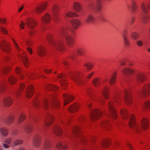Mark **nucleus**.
<instances>
[{"label":"nucleus","instance_id":"6e6552de","mask_svg":"<svg viewBox=\"0 0 150 150\" xmlns=\"http://www.w3.org/2000/svg\"><path fill=\"white\" fill-rule=\"evenodd\" d=\"M150 94V85L147 84L145 85L138 92L139 97L146 96Z\"/></svg>","mask_w":150,"mask_h":150},{"label":"nucleus","instance_id":"7c9ffc66","mask_svg":"<svg viewBox=\"0 0 150 150\" xmlns=\"http://www.w3.org/2000/svg\"><path fill=\"white\" fill-rule=\"evenodd\" d=\"M110 143V140L108 138L104 139L101 142V144L102 146L104 148H106L108 147Z\"/></svg>","mask_w":150,"mask_h":150},{"label":"nucleus","instance_id":"cd10ccee","mask_svg":"<svg viewBox=\"0 0 150 150\" xmlns=\"http://www.w3.org/2000/svg\"><path fill=\"white\" fill-rule=\"evenodd\" d=\"M100 92L104 98L106 99L108 98V88L107 86H104Z\"/></svg>","mask_w":150,"mask_h":150},{"label":"nucleus","instance_id":"2eb2a0df","mask_svg":"<svg viewBox=\"0 0 150 150\" xmlns=\"http://www.w3.org/2000/svg\"><path fill=\"white\" fill-rule=\"evenodd\" d=\"M34 87L32 85L29 86L25 91V95L27 98H30L34 93Z\"/></svg>","mask_w":150,"mask_h":150},{"label":"nucleus","instance_id":"0eeeda50","mask_svg":"<svg viewBox=\"0 0 150 150\" xmlns=\"http://www.w3.org/2000/svg\"><path fill=\"white\" fill-rule=\"evenodd\" d=\"M30 120L26 124L24 127V129L27 133L30 132L34 125L36 123L37 117L34 116H30Z\"/></svg>","mask_w":150,"mask_h":150},{"label":"nucleus","instance_id":"f3484780","mask_svg":"<svg viewBox=\"0 0 150 150\" xmlns=\"http://www.w3.org/2000/svg\"><path fill=\"white\" fill-rule=\"evenodd\" d=\"M85 52V50L83 49H77L76 51L73 52L70 56V58L71 59H74L76 56V53H78L80 55H81L83 54H84Z\"/></svg>","mask_w":150,"mask_h":150},{"label":"nucleus","instance_id":"de8ad7c7","mask_svg":"<svg viewBox=\"0 0 150 150\" xmlns=\"http://www.w3.org/2000/svg\"><path fill=\"white\" fill-rule=\"evenodd\" d=\"M77 11H76L74 12H68L66 14V16L68 17H76L78 16V14L77 13Z\"/></svg>","mask_w":150,"mask_h":150},{"label":"nucleus","instance_id":"423d86ee","mask_svg":"<svg viewBox=\"0 0 150 150\" xmlns=\"http://www.w3.org/2000/svg\"><path fill=\"white\" fill-rule=\"evenodd\" d=\"M104 0H97L96 2H91L85 7L84 6H81L79 4L76 3L73 6L75 9H81L88 8L90 9H101L105 8L104 6L102 4Z\"/></svg>","mask_w":150,"mask_h":150},{"label":"nucleus","instance_id":"13d9d810","mask_svg":"<svg viewBox=\"0 0 150 150\" xmlns=\"http://www.w3.org/2000/svg\"><path fill=\"white\" fill-rule=\"evenodd\" d=\"M1 31L4 33L7 34L8 31L7 30L4 28L2 27H0Z\"/></svg>","mask_w":150,"mask_h":150},{"label":"nucleus","instance_id":"dca6fc26","mask_svg":"<svg viewBox=\"0 0 150 150\" xmlns=\"http://www.w3.org/2000/svg\"><path fill=\"white\" fill-rule=\"evenodd\" d=\"M12 102L11 98L9 96H7L3 98V104L5 106L8 107L11 105Z\"/></svg>","mask_w":150,"mask_h":150},{"label":"nucleus","instance_id":"5701e85b","mask_svg":"<svg viewBox=\"0 0 150 150\" xmlns=\"http://www.w3.org/2000/svg\"><path fill=\"white\" fill-rule=\"evenodd\" d=\"M26 23L30 28H33L36 24V21L33 19L30 18L26 21Z\"/></svg>","mask_w":150,"mask_h":150},{"label":"nucleus","instance_id":"a18cd8bd","mask_svg":"<svg viewBox=\"0 0 150 150\" xmlns=\"http://www.w3.org/2000/svg\"><path fill=\"white\" fill-rule=\"evenodd\" d=\"M86 92L90 96H91L93 95V91L91 87L89 86L86 88Z\"/></svg>","mask_w":150,"mask_h":150},{"label":"nucleus","instance_id":"f257e3e1","mask_svg":"<svg viewBox=\"0 0 150 150\" xmlns=\"http://www.w3.org/2000/svg\"><path fill=\"white\" fill-rule=\"evenodd\" d=\"M58 36L54 38L50 34H47L46 38L48 42L56 48L59 49H64V43L63 40H65L70 47L74 43L73 38L70 35L67 28L64 27L61 28L58 31Z\"/></svg>","mask_w":150,"mask_h":150},{"label":"nucleus","instance_id":"58836bf2","mask_svg":"<svg viewBox=\"0 0 150 150\" xmlns=\"http://www.w3.org/2000/svg\"><path fill=\"white\" fill-rule=\"evenodd\" d=\"M50 16L48 14H46L45 16L42 18V21L44 23H47L50 20Z\"/></svg>","mask_w":150,"mask_h":150},{"label":"nucleus","instance_id":"39448f33","mask_svg":"<svg viewBox=\"0 0 150 150\" xmlns=\"http://www.w3.org/2000/svg\"><path fill=\"white\" fill-rule=\"evenodd\" d=\"M71 138H77L80 142L85 144L90 142H92L95 139L94 137L92 136L88 139L84 136L81 133V127L79 126L73 127L72 129V134L70 136Z\"/></svg>","mask_w":150,"mask_h":150},{"label":"nucleus","instance_id":"052dcab7","mask_svg":"<svg viewBox=\"0 0 150 150\" xmlns=\"http://www.w3.org/2000/svg\"><path fill=\"white\" fill-rule=\"evenodd\" d=\"M13 40L15 47L18 50H19V47L18 44L14 40Z\"/></svg>","mask_w":150,"mask_h":150},{"label":"nucleus","instance_id":"603ef678","mask_svg":"<svg viewBox=\"0 0 150 150\" xmlns=\"http://www.w3.org/2000/svg\"><path fill=\"white\" fill-rule=\"evenodd\" d=\"M116 76L115 74H113L111 77L109 81V82L111 84H113L115 80Z\"/></svg>","mask_w":150,"mask_h":150},{"label":"nucleus","instance_id":"3c124183","mask_svg":"<svg viewBox=\"0 0 150 150\" xmlns=\"http://www.w3.org/2000/svg\"><path fill=\"white\" fill-rule=\"evenodd\" d=\"M131 37L134 40H137L138 39L139 37V35L138 34L134 33L133 32L131 34Z\"/></svg>","mask_w":150,"mask_h":150},{"label":"nucleus","instance_id":"6e6d98bb","mask_svg":"<svg viewBox=\"0 0 150 150\" xmlns=\"http://www.w3.org/2000/svg\"><path fill=\"white\" fill-rule=\"evenodd\" d=\"M84 66L86 67L87 69L88 70L91 69L93 67L92 64L89 63L88 64H84Z\"/></svg>","mask_w":150,"mask_h":150},{"label":"nucleus","instance_id":"338daca9","mask_svg":"<svg viewBox=\"0 0 150 150\" xmlns=\"http://www.w3.org/2000/svg\"><path fill=\"white\" fill-rule=\"evenodd\" d=\"M98 100L99 102L100 103H104V99L103 98L101 97H100L99 98Z\"/></svg>","mask_w":150,"mask_h":150},{"label":"nucleus","instance_id":"7ed1b4c3","mask_svg":"<svg viewBox=\"0 0 150 150\" xmlns=\"http://www.w3.org/2000/svg\"><path fill=\"white\" fill-rule=\"evenodd\" d=\"M120 112L124 119L128 120V123L130 127L134 129L136 132H140L141 129L146 130L149 128V123L146 118H144L141 120L140 126L136 123L134 116L132 115L129 116L128 112L126 109H121L120 110Z\"/></svg>","mask_w":150,"mask_h":150},{"label":"nucleus","instance_id":"4be33fe9","mask_svg":"<svg viewBox=\"0 0 150 150\" xmlns=\"http://www.w3.org/2000/svg\"><path fill=\"white\" fill-rule=\"evenodd\" d=\"M34 145L36 147H38L40 144V137L38 134H36L34 137L33 140Z\"/></svg>","mask_w":150,"mask_h":150},{"label":"nucleus","instance_id":"9d476101","mask_svg":"<svg viewBox=\"0 0 150 150\" xmlns=\"http://www.w3.org/2000/svg\"><path fill=\"white\" fill-rule=\"evenodd\" d=\"M69 75L78 84L82 83L83 82L81 81L79 73L71 72L69 73Z\"/></svg>","mask_w":150,"mask_h":150},{"label":"nucleus","instance_id":"c756f323","mask_svg":"<svg viewBox=\"0 0 150 150\" xmlns=\"http://www.w3.org/2000/svg\"><path fill=\"white\" fill-rule=\"evenodd\" d=\"M37 52L39 56H43L46 53L45 48L43 46L39 47L37 49Z\"/></svg>","mask_w":150,"mask_h":150},{"label":"nucleus","instance_id":"37998d69","mask_svg":"<svg viewBox=\"0 0 150 150\" xmlns=\"http://www.w3.org/2000/svg\"><path fill=\"white\" fill-rule=\"evenodd\" d=\"M16 71L17 73L19 74L20 77L21 79H23L24 78L23 74L22 73V70L19 67H17L16 68Z\"/></svg>","mask_w":150,"mask_h":150},{"label":"nucleus","instance_id":"b1692460","mask_svg":"<svg viewBox=\"0 0 150 150\" xmlns=\"http://www.w3.org/2000/svg\"><path fill=\"white\" fill-rule=\"evenodd\" d=\"M80 105L78 103H75L70 106L68 110L70 112H75L77 111L79 108Z\"/></svg>","mask_w":150,"mask_h":150},{"label":"nucleus","instance_id":"49530a36","mask_svg":"<svg viewBox=\"0 0 150 150\" xmlns=\"http://www.w3.org/2000/svg\"><path fill=\"white\" fill-rule=\"evenodd\" d=\"M16 79L13 76H10L8 78L9 82L11 84H14L16 82Z\"/></svg>","mask_w":150,"mask_h":150},{"label":"nucleus","instance_id":"09e8293b","mask_svg":"<svg viewBox=\"0 0 150 150\" xmlns=\"http://www.w3.org/2000/svg\"><path fill=\"white\" fill-rule=\"evenodd\" d=\"M143 106L144 108L146 109H148L150 108V101H146L143 104Z\"/></svg>","mask_w":150,"mask_h":150},{"label":"nucleus","instance_id":"c85d7f7f","mask_svg":"<svg viewBox=\"0 0 150 150\" xmlns=\"http://www.w3.org/2000/svg\"><path fill=\"white\" fill-rule=\"evenodd\" d=\"M14 118L13 116L11 115L3 119L2 121L3 123H5L7 125H8L12 122Z\"/></svg>","mask_w":150,"mask_h":150},{"label":"nucleus","instance_id":"6ab92c4d","mask_svg":"<svg viewBox=\"0 0 150 150\" xmlns=\"http://www.w3.org/2000/svg\"><path fill=\"white\" fill-rule=\"evenodd\" d=\"M66 76V75L63 74H60L57 76L58 78L59 79V81L63 86H66L67 85V82L65 79Z\"/></svg>","mask_w":150,"mask_h":150},{"label":"nucleus","instance_id":"473e14b6","mask_svg":"<svg viewBox=\"0 0 150 150\" xmlns=\"http://www.w3.org/2000/svg\"><path fill=\"white\" fill-rule=\"evenodd\" d=\"M12 140V138H8L5 139L4 143L3 144V147L5 149H7L9 147V145L11 144Z\"/></svg>","mask_w":150,"mask_h":150},{"label":"nucleus","instance_id":"ea45409f","mask_svg":"<svg viewBox=\"0 0 150 150\" xmlns=\"http://www.w3.org/2000/svg\"><path fill=\"white\" fill-rule=\"evenodd\" d=\"M0 133L4 137H6L8 134V130L4 127H1L0 128Z\"/></svg>","mask_w":150,"mask_h":150},{"label":"nucleus","instance_id":"aec40b11","mask_svg":"<svg viewBox=\"0 0 150 150\" xmlns=\"http://www.w3.org/2000/svg\"><path fill=\"white\" fill-rule=\"evenodd\" d=\"M53 130L55 134L58 136H60L62 135V129L59 125H55L53 128Z\"/></svg>","mask_w":150,"mask_h":150},{"label":"nucleus","instance_id":"864d4df0","mask_svg":"<svg viewBox=\"0 0 150 150\" xmlns=\"http://www.w3.org/2000/svg\"><path fill=\"white\" fill-rule=\"evenodd\" d=\"M141 7L142 9H146L147 8L150 9V3L148 4L146 6L143 3H142L141 5Z\"/></svg>","mask_w":150,"mask_h":150},{"label":"nucleus","instance_id":"69168bd1","mask_svg":"<svg viewBox=\"0 0 150 150\" xmlns=\"http://www.w3.org/2000/svg\"><path fill=\"white\" fill-rule=\"evenodd\" d=\"M44 71V72L47 74H49L51 72V70L50 69H45Z\"/></svg>","mask_w":150,"mask_h":150},{"label":"nucleus","instance_id":"bb28decb","mask_svg":"<svg viewBox=\"0 0 150 150\" xmlns=\"http://www.w3.org/2000/svg\"><path fill=\"white\" fill-rule=\"evenodd\" d=\"M85 21L88 24H92L95 22V18L92 15H89L87 17Z\"/></svg>","mask_w":150,"mask_h":150},{"label":"nucleus","instance_id":"4468645a","mask_svg":"<svg viewBox=\"0 0 150 150\" xmlns=\"http://www.w3.org/2000/svg\"><path fill=\"white\" fill-rule=\"evenodd\" d=\"M63 96L64 98V105H65L69 103L74 99V97L73 96L67 93L64 94Z\"/></svg>","mask_w":150,"mask_h":150},{"label":"nucleus","instance_id":"8fccbe9b","mask_svg":"<svg viewBox=\"0 0 150 150\" xmlns=\"http://www.w3.org/2000/svg\"><path fill=\"white\" fill-rule=\"evenodd\" d=\"M93 84L95 86H98L100 83V80L98 78H96L92 81Z\"/></svg>","mask_w":150,"mask_h":150},{"label":"nucleus","instance_id":"a878e982","mask_svg":"<svg viewBox=\"0 0 150 150\" xmlns=\"http://www.w3.org/2000/svg\"><path fill=\"white\" fill-rule=\"evenodd\" d=\"M20 58L23 61L24 65L26 67H28L29 64V61L26 57L25 54L20 55Z\"/></svg>","mask_w":150,"mask_h":150},{"label":"nucleus","instance_id":"4d7b16f0","mask_svg":"<svg viewBox=\"0 0 150 150\" xmlns=\"http://www.w3.org/2000/svg\"><path fill=\"white\" fill-rule=\"evenodd\" d=\"M136 44L139 46H142L143 44V42L142 40H138L136 41Z\"/></svg>","mask_w":150,"mask_h":150},{"label":"nucleus","instance_id":"a211bd4d","mask_svg":"<svg viewBox=\"0 0 150 150\" xmlns=\"http://www.w3.org/2000/svg\"><path fill=\"white\" fill-rule=\"evenodd\" d=\"M127 32L126 30H124L122 33V35L124 43L126 47L129 46L130 45V42L128 39L127 36Z\"/></svg>","mask_w":150,"mask_h":150},{"label":"nucleus","instance_id":"79ce46f5","mask_svg":"<svg viewBox=\"0 0 150 150\" xmlns=\"http://www.w3.org/2000/svg\"><path fill=\"white\" fill-rule=\"evenodd\" d=\"M7 83L5 81H3L0 82V91L2 92L5 89V86Z\"/></svg>","mask_w":150,"mask_h":150},{"label":"nucleus","instance_id":"ddd939ff","mask_svg":"<svg viewBox=\"0 0 150 150\" xmlns=\"http://www.w3.org/2000/svg\"><path fill=\"white\" fill-rule=\"evenodd\" d=\"M142 14L141 20L143 23L146 24L149 20V18L147 10H143Z\"/></svg>","mask_w":150,"mask_h":150},{"label":"nucleus","instance_id":"72a5a7b5","mask_svg":"<svg viewBox=\"0 0 150 150\" xmlns=\"http://www.w3.org/2000/svg\"><path fill=\"white\" fill-rule=\"evenodd\" d=\"M25 87V85L24 83L20 84L19 86V89H16L14 91V94L17 97L20 94V91H21Z\"/></svg>","mask_w":150,"mask_h":150},{"label":"nucleus","instance_id":"c03bdc74","mask_svg":"<svg viewBox=\"0 0 150 150\" xmlns=\"http://www.w3.org/2000/svg\"><path fill=\"white\" fill-rule=\"evenodd\" d=\"M111 121L108 120H105L103 121L100 123L101 125L104 127H107L108 126H110V125Z\"/></svg>","mask_w":150,"mask_h":150},{"label":"nucleus","instance_id":"e2e57ef3","mask_svg":"<svg viewBox=\"0 0 150 150\" xmlns=\"http://www.w3.org/2000/svg\"><path fill=\"white\" fill-rule=\"evenodd\" d=\"M34 74H35L32 73H29L28 76L29 78H30L31 79H33V77L35 76L36 75Z\"/></svg>","mask_w":150,"mask_h":150},{"label":"nucleus","instance_id":"e433bc0d","mask_svg":"<svg viewBox=\"0 0 150 150\" xmlns=\"http://www.w3.org/2000/svg\"><path fill=\"white\" fill-rule=\"evenodd\" d=\"M46 88L48 90L56 91L59 89V88L54 85H48L46 86Z\"/></svg>","mask_w":150,"mask_h":150},{"label":"nucleus","instance_id":"bf43d9fd","mask_svg":"<svg viewBox=\"0 0 150 150\" xmlns=\"http://www.w3.org/2000/svg\"><path fill=\"white\" fill-rule=\"evenodd\" d=\"M53 13V19L55 21L57 18V13L56 12L54 11Z\"/></svg>","mask_w":150,"mask_h":150},{"label":"nucleus","instance_id":"f704fd0d","mask_svg":"<svg viewBox=\"0 0 150 150\" xmlns=\"http://www.w3.org/2000/svg\"><path fill=\"white\" fill-rule=\"evenodd\" d=\"M145 78V75L144 74H140L136 76V80L137 82H141L144 80Z\"/></svg>","mask_w":150,"mask_h":150},{"label":"nucleus","instance_id":"9b49d317","mask_svg":"<svg viewBox=\"0 0 150 150\" xmlns=\"http://www.w3.org/2000/svg\"><path fill=\"white\" fill-rule=\"evenodd\" d=\"M54 120L53 117L48 112H47L45 114L44 120V126H48L52 123Z\"/></svg>","mask_w":150,"mask_h":150},{"label":"nucleus","instance_id":"c9c22d12","mask_svg":"<svg viewBox=\"0 0 150 150\" xmlns=\"http://www.w3.org/2000/svg\"><path fill=\"white\" fill-rule=\"evenodd\" d=\"M122 72L125 76H127L129 75L132 74L134 71L130 69L126 68L122 70Z\"/></svg>","mask_w":150,"mask_h":150},{"label":"nucleus","instance_id":"4c0bfd02","mask_svg":"<svg viewBox=\"0 0 150 150\" xmlns=\"http://www.w3.org/2000/svg\"><path fill=\"white\" fill-rule=\"evenodd\" d=\"M25 116L23 112H21L19 114L18 117V122L21 123L25 118Z\"/></svg>","mask_w":150,"mask_h":150},{"label":"nucleus","instance_id":"a19ab883","mask_svg":"<svg viewBox=\"0 0 150 150\" xmlns=\"http://www.w3.org/2000/svg\"><path fill=\"white\" fill-rule=\"evenodd\" d=\"M51 146V144L50 141L48 139H46L44 142V146L46 149H49Z\"/></svg>","mask_w":150,"mask_h":150},{"label":"nucleus","instance_id":"393cba45","mask_svg":"<svg viewBox=\"0 0 150 150\" xmlns=\"http://www.w3.org/2000/svg\"><path fill=\"white\" fill-rule=\"evenodd\" d=\"M67 143L65 141L59 142L57 144V147L58 149H66L67 148Z\"/></svg>","mask_w":150,"mask_h":150},{"label":"nucleus","instance_id":"774afa93","mask_svg":"<svg viewBox=\"0 0 150 150\" xmlns=\"http://www.w3.org/2000/svg\"><path fill=\"white\" fill-rule=\"evenodd\" d=\"M86 120V117L84 116H81L79 118V120L80 121H84Z\"/></svg>","mask_w":150,"mask_h":150},{"label":"nucleus","instance_id":"2f4dec72","mask_svg":"<svg viewBox=\"0 0 150 150\" xmlns=\"http://www.w3.org/2000/svg\"><path fill=\"white\" fill-rule=\"evenodd\" d=\"M71 23L73 28L76 29L80 25L81 22L77 20L72 19L71 21Z\"/></svg>","mask_w":150,"mask_h":150},{"label":"nucleus","instance_id":"680f3d73","mask_svg":"<svg viewBox=\"0 0 150 150\" xmlns=\"http://www.w3.org/2000/svg\"><path fill=\"white\" fill-rule=\"evenodd\" d=\"M47 5V2H46L45 3H43L42 5H40V6H41V8H46Z\"/></svg>","mask_w":150,"mask_h":150},{"label":"nucleus","instance_id":"f8f14e48","mask_svg":"<svg viewBox=\"0 0 150 150\" xmlns=\"http://www.w3.org/2000/svg\"><path fill=\"white\" fill-rule=\"evenodd\" d=\"M1 48L4 52L9 53L10 51V48L8 44L5 41L3 40L0 45Z\"/></svg>","mask_w":150,"mask_h":150},{"label":"nucleus","instance_id":"0e129e2a","mask_svg":"<svg viewBox=\"0 0 150 150\" xmlns=\"http://www.w3.org/2000/svg\"><path fill=\"white\" fill-rule=\"evenodd\" d=\"M131 6L132 8L134 9L137 8L136 6L135 5V3L134 1L132 2Z\"/></svg>","mask_w":150,"mask_h":150},{"label":"nucleus","instance_id":"1a4fd4ad","mask_svg":"<svg viewBox=\"0 0 150 150\" xmlns=\"http://www.w3.org/2000/svg\"><path fill=\"white\" fill-rule=\"evenodd\" d=\"M102 114V112L100 110L93 109L90 111V117L91 120H94L99 118Z\"/></svg>","mask_w":150,"mask_h":150},{"label":"nucleus","instance_id":"412c9836","mask_svg":"<svg viewBox=\"0 0 150 150\" xmlns=\"http://www.w3.org/2000/svg\"><path fill=\"white\" fill-rule=\"evenodd\" d=\"M16 132H14L13 135V137L12 138V143L14 146H16L18 145L21 144L22 143V141L20 139H18V137L17 136H16Z\"/></svg>","mask_w":150,"mask_h":150},{"label":"nucleus","instance_id":"f03ea898","mask_svg":"<svg viewBox=\"0 0 150 150\" xmlns=\"http://www.w3.org/2000/svg\"><path fill=\"white\" fill-rule=\"evenodd\" d=\"M121 96H122L126 103L130 105L132 103V97L129 90L125 89L122 94L120 93H118L116 94L113 100L109 101L108 103L109 114H107V115L109 118L113 119H116L117 118V112L113 106V103H119V100L121 98Z\"/></svg>","mask_w":150,"mask_h":150},{"label":"nucleus","instance_id":"20e7f679","mask_svg":"<svg viewBox=\"0 0 150 150\" xmlns=\"http://www.w3.org/2000/svg\"><path fill=\"white\" fill-rule=\"evenodd\" d=\"M33 104L36 108H41L45 110H47L50 104L52 108H57L59 106V103L55 96L51 95L48 99L45 98L41 101L36 99L33 101Z\"/></svg>","mask_w":150,"mask_h":150},{"label":"nucleus","instance_id":"5fc2aeb1","mask_svg":"<svg viewBox=\"0 0 150 150\" xmlns=\"http://www.w3.org/2000/svg\"><path fill=\"white\" fill-rule=\"evenodd\" d=\"M9 68L8 67H5L2 68L1 72L2 73L5 74L9 70Z\"/></svg>","mask_w":150,"mask_h":150}]
</instances>
